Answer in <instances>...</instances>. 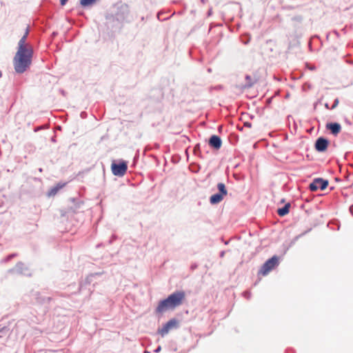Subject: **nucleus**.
<instances>
[{
    "label": "nucleus",
    "mask_w": 353,
    "mask_h": 353,
    "mask_svg": "<svg viewBox=\"0 0 353 353\" xmlns=\"http://www.w3.org/2000/svg\"><path fill=\"white\" fill-rule=\"evenodd\" d=\"M28 34L29 27H27L23 36L18 43V50L13 60L15 72L19 74L23 73L32 63L33 48L26 43Z\"/></svg>",
    "instance_id": "nucleus-1"
},
{
    "label": "nucleus",
    "mask_w": 353,
    "mask_h": 353,
    "mask_svg": "<svg viewBox=\"0 0 353 353\" xmlns=\"http://www.w3.org/2000/svg\"><path fill=\"white\" fill-rule=\"evenodd\" d=\"M185 297V294L183 291L173 292L168 298L159 301L155 309V313L157 314H162L168 310L174 309L182 304Z\"/></svg>",
    "instance_id": "nucleus-2"
},
{
    "label": "nucleus",
    "mask_w": 353,
    "mask_h": 353,
    "mask_svg": "<svg viewBox=\"0 0 353 353\" xmlns=\"http://www.w3.org/2000/svg\"><path fill=\"white\" fill-rule=\"evenodd\" d=\"M111 169L114 176H123L128 170V164L123 161L119 163L113 162L111 165Z\"/></svg>",
    "instance_id": "nucleus-3"
},
{
    "label": "nucleus",
    "mask_w": 353,
    "mask_h": 353,
    "mask_svg": "<svg viewBox=\"0 0 353 353\" xmlns=\"http://www.w3.org/2000/svg\"><path fill=\"white\" fill-rule=\"evenodd\" d=\"M329 182L326 179L322 178H316L310 184L309 189L312 192H315L317 190H324L328 186Z\"/></svg>",
    "instance_id": "nucleus-4"
},
{
    "label": "nucleus",
    "mask_w": 353,
    "mask_h": 353,
    "mask_svg": "<svg viewBox=\"0 0 353 353\" xmlns=\"http://www.w3.org/2000/svg\"><path fill=\"white\" fill-rule=\"evenodd\" d=\"M179 327V321L176 319H172L168 321L162 328L158 330V333L162 336L166 335L170 330Z\"/></svg>",
    "instance_id": "nucleus-5"
},
{
    "label": "nucleus",
    "mask_w": 353,
    "mask_h": 353,
    "mask_svg": "<svg viewBox=\"0 0 353 353\" xmlns=\"http://www.w3.org/2000/svg\"><path fill=\"white\" fill-rule=\"evenodd\" d=\"M28 272L29 270L28 268L26 267L25 265L21 262L17 263L14 268L8 270L9 273H16L26 276H30V274Z\"/></svg>",
    "instance_id": "nucleus-6"
},
{
    "label": "nucleus",
    "mask_w": 353,
    "mask_h": 353,
    "mask_svg": "<svg viewBox=\"0 0 353 353\" xmlns=\"http://www.w3.org/2000/svg\"><path fill=\"white\" fill-rule=\"evenodd\" d=\"M328 145V140L323 137H321L316 140L314 148L316 151L319 152H323L327 150Z\"/></svg>",
    "instance_id": "nucleus-7"
},
{
    "label": "nucleus",
    "mask_w": 353,
    "mask_h": 353,
    "mask_svg": "<svg viewBox=\"0 0 353 353\" xmlns=\"http://www.w3.org/2000/svg\"><path fill=\"white\" fill-rule=\"evenodd\" d=\"M281 258L276 255L266 261V274L268 272L274 270L280 263Z\"/></svg>",
    "instance_id": "nucleus-8"
},
{
    "label": "nucleus",
    "mask_w": 353,
    "mask_h": 353,
    "mask_svg": "<svg viewBox=\"0 0 353 353\" xmlns=\"http://www.w3.org/2000/svg\"><path fill=\"white\" fill-rule=\"evenodd\" d=\"M325 128L334 136H336L341 130V125L337 122L327 123Z\"/></svg>",
    "instance_id": "nucleus-9"
},
{
    "label": "nucleus",
    "mask_w": 353,
    "mask_h": 353,
    "mask_svg": "<svg viewBox=\"0 0 353 353\" xmlns=\"http://www.w3.org/2000/svg\"><path fill=\"white\" fill-rule=\"evenodd\" d=\"M209 145L212 148L218 150L221 147L222 141L219 136L212 135L209 139Z\"/></svg>",
    "instance_id": "nucleus-10"
},
{
    "label": "nucleus",
    "mask_w": 353,
    "mask_h": 353,
    "mask_svg": "<svg viewBox=\"0 0 353 353\" xmlns=\"http://www.w3.org/2000/svg\"><path fill=\"white\" fill-rule=\"evenodd\" d=\"M290 207H291L290 203H285L283 207L277 209V210H276L277 214L280 216H285L286 214H288L289 213Z\"/></svg>",
    "instance_id": "nucleus-11"
},
{
    "label": "nucleus",
    "mask_w": 353,
    "mask_h": 353,
    "mask_svg": "<svg viewBox=\"0 0 353 353\" xmlns=\"http://www.w3.org/2000/svg\"><path fill=\"white\" fill-rule=\"evenodd\" d=\"M223 197L224 196L220 193H216L210 197V203L212 205L218 204L223 199Z\"/></svg>",
    "instance_id": "nucleus-12"
},
{
    "label": "nucleus",
    "mask_w": 353,
    "mask_h": 353,
    "mask_svg": "<svg viewBox=\"0 0 353 353\" xmlns=\"http://www.w3.org/2000/svg\"><path fill=\"white\" fill-rule=\"evenodd\" d=\"M32 296L35 298V299L37 300V301L39 303H46V302H49L50 300V297H46V296H42L41 295V294L38 292H34Z\"/></svg>",
    "instance_id": "nucleus-13"
},
{
    "label": "nucleus",
    "mask_w": 353,
    "mask_h": 353,
    "mask_svg": "<svg viewBox=\"0 0 353 353\" xmlns=\"http://www.w3.org/2000/svg\"><path fill=\"white\" fill-rule=\"evenodd\" d=\"M101 0H80V4L82 7L86 8L93 6Z\"/></svg>",
    "instance_id": "nucleus-14"
},
{
    "label": "nucleus",
    "mask_w": 353,
    "mask_h": 353,
    "mask_svg": "<svg viewBox=\"0 0 353 353\" xmlns=\"http://www.w3.org/2000/svg\"><path fill=\"white\" fill-rule=\"evenodd\" d=\"M64 185L65 184H57L56 186L50 189L48 193V195L49 196H54Z\"/></svg>",
    "instance_id": "nucleus-15"
},
{
    "label": "nucleus",
    "mask_w": 353,
    "mask_h": 353,
    "mask_svg": "<svg viewBox=\"0 0 353 353\" xmlns=\"http://www.w3.org/2000/svg\"><path fill=\"white\" fill-rule=\"evenodd\" d=\"M217 189L219 190L218 193H220L223 196H226L228 194V190L224 183H219L217 184Z\"/></svg>",
    "instance_id": "nucleus-16"
},
{
    "label": "nucleus",
    "mask_w": 353,
    "mask_h": 353,
    "mask_svg": "<svg viewBox=\"0 0 353 353\" xmlns=\"http://www.w3.org/2000/svg\"><path fill=\"white\" fill-rule=\"evenodd\" d=\"M245 83L242 85L243 88H250L253 85V82L252 81V78L250 75L245 76Z\"/></svg>",
    "instance_id": "nucleus-17"
},
{
    "label": "nucleus",
    "mask_w": 353,
    "mask_h": 353,
    "mask_svg": "<svg viewBox=\"0 0 353 353\" xmlns=\"http://www.w3.org/2000/svg\"><path fill=\"white\" fill-rule=\"evenodd\" d=\"M263 276H265V263L261 265L260 270L258 272L259 280L260 281Z\"/></svg>",
    "instance_id": "nucleus-18"
},
{
    "label": "nucleus",
    "mask_w": 353,
    "mask_h": 353,
    "mask_svg": "<svg viewBox=\"0 0 353 353\" xmlns=\"http://www.w3.org/2000/svg\"><path fill=\"white\" fill-rule=\"evenodd\" d=\"M194 153L196 155H199V154L200 153V145L199 144H196L194 146Z\"/></svg>",
    "instance_id": "nucleus-19"
},
{
    "label": "nucleus",
    "mask_w": 353,
    "mask_h": 353,
    "mask_svg": "<svg viewBox=\"0 0 353 353\" xmlns=\"http://www.w3.org/2000/svg\"><path fill=\"white\" fill-rule=\"evenodd\" d=\"M339 99L338 98L335 99L334 101L333 105L331 107V109H334L335 108H336L337 105H339Z\"/></svg>",
    "instance_id": "nucleus-20"
},
{
    "label": "nucleus",
    "mask_w": 353,
    "mask_h": 353,
    "mask_svg": "<svg viewBox=\"0 0 353 353\" xmlns=\"http://www.w3.org/2000/svg\"><path fill=\"white\" fill-rule=\"evenodd\" d=\"M16 256V254H11L10 255H8L6 259H5V261L7 262V261H9L10 260H11L12 258H14V256Z\"/></svg>",
    "instance_id": "nucleus-21"
},
{
    "label": "nucleus",
    "mask_w": 353,
    "mask_h": 353,
    "mask_svg": "<svg viewBox=\"0 0 353 353\" xmlns=\"http://www.w3.org/2000/svg\"><path fill=\"white\" fill-rule=\"evenodd\" d=\"M243 295L245 298H246L247 299H249L250 298V291H245L243 293Z\"/></svg>",
    "instance_id": "nucleus-22"
},
{
    "label": "nucleus",
    "mask_w": 353,
    "mask_h": 353,
    "mask_svg": "<svg viewBox=\"0 0 353 353\" xmlns=\"http://www.w3.org/2000/svg\"><path fill=\"white\" fill-rule=\"evenodd\" d=\"M119 10H128V7L127 5L125 4H123V5H121L119 8Z\"/></svg>",
    "instance_id": "nucleus-23"
},
{
    "label": "nucleus",
    "mask_w": 353,
    "mask_h": 353,
    "mask_svg": "<svg viewBox=\"0 0 353 353\" xmlns=\"http://www.w3.org/2000/svg\"><path fill=\"white\" fill-rule=\"evenodd\" d=\"M161 14H163V12H159L157 14V18L159 19V20H162V21H163V20L168 19L170 18V17H165V18H164V19H161Z\"/></svg>",
    "instance_id": "nucleus-24"
},
{
    "label": "nucleus",
    "mask_w": 353,
    "mask_h": 353,
    "mask_svg": "<svg viewBox=\"0 0 353 353\" xmlns=\"http://www.w3.org/2000/svg\"><path fill=\"white\" fill-rule=\"evenodd\" d=\"M68 0H60V4L61 6H65Z\"/></svg>",
    "instance_id": "nucleus-25"
},
{
    "label": "nucleus",
    "mask_w": 353,
    "mask_h": 353,
    "mask_svg": "<svg viewBox=\"0 0 353 353\" xmlns=\"http://www.w3.org/2000/svg\"><path fill=\"white\" fill-rule=\"evenodd\" d=\"M272 99V97L266 99V101H265L266 106L271 103Z\"/></svg>",
    "instance_id": "nucleus-26"
},
{
    "label": "nucleus",
    "mask_w": 353,
    "mask_h": 353,
    "mask_svg": "<svg viewBox=\"0 0 353 353\" xmlns=\"http://www.w3.org/2000/svg\"><path fill=\"white\" fill-rule=\"evenodd\" d=\"M161 346H158V347H157L154 350V352H156V353H158V352H159L161 351Z\"/></svg>",
    "instance_id": "nucleus-27"
},
{
    "label": "nucleus",
    "mask_w": 353,
    "mask_h": 353,
    "mask_svg": "<svg viewBox=\"0 0 353 353\" xmlns=\"http://www.w3.org/2000/svg\"><path fill=\"white\" fill-rule=\"evenodd\" d=\"M207 14H208V17H210L212 14V8H210Z\"/></svg>",
    "instance_id": "nucleus-28"
},
{
    "label": "nucleus",
    "mask_w": 353,
    "mask_h": 353,
    "mask_svg": "<svg viewBox=\"0 0 353 353\" xmlns=\"http://www.w3.org/2000/svg\"><path fill=\"white\" fill-rule=\"evenodd\" d=\"M244 126L248 127V128H250L251 127V123H249V122H245L244 123Z\"/></svg>",
    "instance_id": "nucleus-29"
},
{
    "label": "nucleus",
    "mask_w": 353,
    "mask_h": 353,
    "mask_svg": "<svg viewBox=\"0 0 353 353\" xmlns=\"http://www.w3.org/2000/svg\"><path fill=\"white\" fill-rule=\"evenodd\" d=\"M224 255H225V251H222V252H220V257L222 258V257L224 256Z\"/></svg>",
    "instance_id": "nucleus-30"
},
{
    "label": "nucleus",
    "mask_w": 353,
    "mask_h": 353,
    "mask_svg": "<svg viewBox=\"0 0 353 353\" xmlns=\"http://www.w3.org/2000/svg\"><path fill=\"white\" fill-rule=\"evenodd\" d=\"M325 108H327V109H330V106H329V104L327 103H325Z\"/></svg>",
    "instance_id": "nucleus-31"
},
{
    "label": "nucleus",
    "mask_w": 353,
    "mask_h": 353,
    "mask_svg": "<svg viewBox=\"0 0 353 353\" xmlns=\"http://www.w3.org/2000/svg\"><path fill=\"white\" fill-rule=\"evenodd\" d=\"M249 42V39L246 40V41H243V43L244 44H247Z\"/></svg>",
    "instance_id": "nucleus-32"
},
{
    "label": "nucleus",
    "mask_w": 353,
    "mask_h": 353,
    "mask_svg": "<svg viewBox=\"0 0 353 353\" xmlns=\"http://www.w3.org/2000/svg\"><path fill=\"white\" fill-rule=\"evenodd\" d=\"M201 2L204 4L207 2V0H201Z\"/></svg>",
    "instance_id": "nucleus-33"
},
{
    "label": "nucleus",
    "mask_w": 353,
    "mask_h": 353,
    "mask_svg": "<svg viewBox=\"0 0 353 353\" xmlns=\"http://www.w3.org/2000/svg\"><path fill=\"white\" fill-rule=\"evenodd\" d=\"M81 116L82 117H83V116H85V113H84V112H81Z\"/></svg>",
    "instance_id": "nucleus-34"
},
{
    "label": "nucleus",
    "mask_w": 353,
    "mask_h": 353,
    "mask_svg": "<svg viewBox=\"0 0 353 353\" xmlns=\"http://www.w3.org/2000/svg\"><path fill=\"white\" fill-rule=\"evenodd\" d=\"M81 116L82 117H83V116H85V113H84V112H81Z\"/></svg>",
    "instance_id": "nucleus-35"
},
{
    "label": "nucleus",
    "mask_w": 353,
    "mask_h": 353,
    "mask_svg": "<svg viewBox=\"0 0 353 353\" xmlns=\"http://www.w3.org/2000/svg\"><path fill=\"white\" fill-rule=\"evenodd\" d=\"M310 70H314V69H315V67H314V66H313V67H310Z\"/></svg>",
    "instance_id": "nucleus-36"
},
{
    "label": "nucleus",
    "mask_w": 353,
    "mask_h": 353,
    "mask_svg": "<svg viewBox=\"0 0 353 353\" xmlns=\"http://www.w3.org/2000/svg\"><path fill=\"white\" fill-rule=\"evenodd\" d=\"M281 203H284L285 202V199H281Z\"/></svg>",
    "instance_id": "nucleus-37"
},
{
    "label": "nucleus",
    "mask_w": 353,
    "mask_h": 353,
    "mask_svg": "<svg viewBox=\"0 0 353 353\" xmlns=\"http://www.w3.org/2000/svg\"><path fill=\"white\" fill-rule=\"evenodd\" d=\"M2 77V73L0 71V78Z\"/></svg>",
    "instance_id": "nucleus-38"
},
{
    "label": "nucleus",
    "mask_w": 353,
    "mask_h": 353,
    "mask_svg": "<svg viewBox=\"0 0 353 353\" xmlns=\"http://www.w3.org/2000/svg\"><path fill=\"white\" fill-rule=\"evenodd\" d=\"M39 172H42V168H39Z\"/></svg>",
    "instance_id": "nucleus-39"
}]
</instances>
